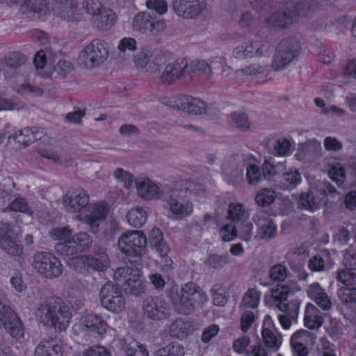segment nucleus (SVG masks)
Wrapping results in <instances>:
<instances>
[{
    "label": "nucleus",
    "mask_w": 356,
    "mask_h": 356,
    "mask_svg": "<svg viewBox=\"0 0 356 356\" xmlns=\"http://www.w3.org/2000/svg\"><path fill=\"white\" fill-rule=\"evenodd\" d=\"M79 327L85 333L96 339H99L104 338L108 328V324L102 316L88 314L81 318Z\"/></svg>",
    "instance_id": "obj_17"
},
{
    "label": "nucleus",
    "mask_w": 356,
    "mask_h": 356,
    "mask_svg": "<svg viewBox=\"0 0 356 356\" xmlns=\"http://www.w3.org/2000/svg\"><path fill=\"white\" fill-rule=\"evenodd\" d=\"M245 209L241 204H230L228 216L232 221H240L245 216Z\"/></svg>",
    "instance_id": "obj_59"
},
{
    "label": "nucleus",
    "mask_w": 356,
    "mask_h": 356,
    "mask_svg": "<svg viewBox=\"0 0 356 356\" xmlns=\"http://www.w3.org/2000/svg\"><path fill=\"white\" fill-rule=\"evenodd\" d=\"M74 70L73 64L66 60H60L54 67V71L63 77L67 76Z\"/></svg>",
    "instance_id": "obj_63"
},
{
    "label": "nucleus",
    "mask_w": 356,
    "mask_h": 356,
    "mask_svg": "<svg viewBox=\"0 0 356 356\" xmlns=\"http://www.w3.org/2000/svg\"><path fill=\"white\" fill-rule=\"evenodd\" d=\"M99 298L102 307L111 312L119 313L125 307V299L121 289L111 282L102 286Z\"/></svg>",
    "instance_id": "obj_12"
},
{
    "label": "nucleus",
    "mask_w": 356,
    "mask_h": 356,
    "mask_svg": "<svg viewBox=\"0 0 356 356\" xmlns=\"http://www.w3.org/2000/svg\"><path fill=\"white\" fill-rule=\"evenodd\" d=\"M109 47L102 39H93L79 53V64L86 69L97 67L104 63L108 57Z\"/></svg>",
    "instance_id": "obj_7"
},
{
    "label": "nucleus",
    "mask_w": 356,
    "mask_h": 356,
    "mask_svg": "<svg viewBox=\"0 0 356 356\" xmlns=\"http://www.w3.org/2000/svg\"><path fill=\"white\" fill-rule=\"evenodd\" d=\"M271 324V317L266 315L264 321L262 338L265 346L271 351L275 352L280 348L281 341L272 330L266 327V326H270Z\"/></svg>",
    "instance_id": "obj_30"
},
{
    "label": "nucleus",
    "mask_w": 356,
    "mask_h": 356,
    "mask_svg": "<svg viewBox=\"0 0 356 356\" xmlns=\"http://www.w3.org/2000/svg\"><path fill=\"white\" fill-rule=\"evenodd\" d=\"M0 328H4L13 338L24 337V328L13 310L0 298Z\"/></svg>",
    "instance_id": "obj_14"
},
{
    "label": "nucleus",
    "mask_w": 356,
    "mask_h": 356,
    "mask_svg": "<svg viewBox=\"0 0 356 356\" xmlns=\"http://www.w3.org/2000/svg\"><path fill=\"white\" fill-rule=\"evenodd\" d=\"M228 124L230 127L239 129L242 131L248 130L250 122L245 113L234 112L227 116Z\"/></svg>",
    "instance_id": "obj_38"
},
{
    "label": "nucleus",
    "mask_w": 356,
    "mask_h": 356,
    "mask_svg": "<svg viewBox=\"0 0 356 356\" xmlns=\"http://www.w3.org/2000/svg\"><path fill=\"white\" fill-rule=\"evenodd\" d=\"M305 325L310 329H318L323 323V317L319 314V311L316 306L311 303H308L305 308Z\"/></svg>",
    "instance_id": "obj_34"
},
{
    "label": "nucleus",
    "mask_w": 356,
    "mask_h": 356,
    "mask_svg": "<svg viewBox=\"0 0 356 356\" xmlns=\"http://www.w3.org/2000/svg\"><path fill=\"white\" fill-rule=\"evenodd\" d=\"M145 6L152 13L163 15L168 11V3L165 0H147Z\"/></svg>",
    "instance_id": "obj_57"
},
{
    "label": "nucleus",
    "mask_w": 356,
    "mask_h": 356,
    "mask_svg": "<svg viewBox=\"0 0 356 356\" xmlns=\"http://www.w3.org/2000/svg\"><path fill=\"white\" fill-rule=\"evenodd\" d=\"M261 293L255 289H249L243 295L240 307L257 308L259 304Z\"/></svg>",
    "instance_id": "obj_44"
},
{
    "label": "nucleus",
    "mask_w": 356,
    "mask_h": 356,
    "mask_svg": "<svg viewBox=\"0 0 356 356\" xmlns=\"http://www.w3.org/2000/svg\"><path fill=\"white\" fill-rule=\"evenodd\" d=\"M337 296L342 305L350 311H356V287H341Z\"/></svg>",
    "instance_id": "obj_35"
},
{
    "label": "nucleus",
    "mask_w": 356,
    "mask_h": 356,
    "mask_svg": "<svg viewBox=\"0 0 356 356\" xmlns=\"http://www.w3.org/2000/svg\"><path fill=\"white\" fill-rule=\"evenodd\" d=\"M182 345L177 342H171L155 351L154 356H184Z\"/></svg>",
    "instance_id": "obj_43"
},
{
    "label": "nucleus",
    "mask_w": 356,
    "mask_h": 356,
    "mask_svg": "<svg viewBox=\"0 0 356 356\" xmlns=\"http://www.w3.org/2000/svg\"><path fill=\"white\" fill-rule=\"evenodd\" d=\"M113 175L116 179L123 183V185L126 188H130L132 186L134 177L128 171H126L121 168H118L114 172Z\"/></svg>",
    "instance_id": "obj_62"
},
{
    "label": "nucleus",
    "mask_w": 356,
    "mask_h": 356,
    "mask_svg": "<svg viewBox=\"0 0 356 356\" xmlns=\"http://www.w3.org/2000/svg\"><path fill=\"white\" fill-rule=\"evenodd\" d=\"M307 293L308 296L323 310L330 309L332 302L324 290L318 283H314L309 286Z\"/></svg>",
    "instance_id": "obj_29"
},
{
    "label": "nucleus",
    "mask_w": 356,
    "mask_h": 356,
    "mask_svg": "<svg viewBox=\"0 0 356 356\" xmlns=\"http://www.w3.org/2000/svg\"><path fill=\"white\" fill-rule=\"evenodd\" d=\"M138 193L140 197L146 200L165 198L164 191L170 189L172 185L157 184L149 179H140L136 182Z\"/></svg>",
    "instance_id": "obj_18"
},
{
    "label": "nucleus",
    "mask_w": 356,
    "mask_h": 356,
    "mask_svg": "<svg viewBox=\"0 0 356 356\" xmlns=\"http://www.w3.org/2000/svg\"><path fill=\"white\" fill-rule=\"evenodd\" d=\"M147 218V211L139 207L131 209L127 214L128 222L136 228L141 227L146 222Z\"/></svg>",
    "instance_id": "obj_36"
},
{
    "label": "nucleus",
    "mask_w": 356,
    "mask_h": 356,
    "mask_svg": "<svg viewBox=\"0 0 356 356\" xmlns=\"http://www.w3.org/2000/svg\"><path fill=\"white\" fill-rule=\"evenodd\" d=\"M137 47L136 40L130 37H124L122 38L118 45V49L120 52H125L127 51H134Z\"/></svg>",
    "instance_id": "obj_64"
},
{
    "label": "nucleus",
    "mask_w": 356,
    "mask_h": 356,
    "mask_svg": "<svg viewBox=\"0 0 356 356\" xmlns=\"http://www.w3.org/2000/svg\"><path fill=\"white\" fill-rule=\"evenodd\" d=\"M55 249L58 254L70 257L68 261L73 257H78L76 254L81 253L76 247L74 241L65 240L63 242H58L55 245Z\"/></svg>",
    "instance_id": "obj_42"
},
{
    "label": "nucleus",
    "mask_w": 356,
    "mask_h": 356,
    "mask_svg": "<svg viewBox=\"0 0 356 356\" xmlns=\"http://www.w3.org/2000/svg\"><path fill=\"white\" fill-rule=\"evenodd\" d=\"M332 265L330 254L328 250L321 251L318 254L312 257L308 263L309 269L312 271L320 272L330 268Z\"/></svg>",
    "instance_id": "obj_32"
},
{
    "label": "nucleus",
    "mask_w": 356,
    "mask_h": 356,
    "mask_svg": "<svg viewBox=\"0 0 356 356\" xmlns=\"http://www.w3.org/2000/svg\"><path fill=\"white\" fill-rule=\"evenodd\" d=\"M124 349L127 356H149L145 348L135 341L125 343Z\"/></svg>",
    "instance_id": "obj_53"
},
{
    "label": "nucleus",
    "mask_w": 356,
    "mask_h": 356,
    "mask_svg": "<svg viewBox=\"0 0 356 356\" xmlns=\"http://www.w3.org/2000/svg\"><path fill=\"white\" fill-rule=\"evenodd\" d=\"M33 266L45 278L58 277L63 271L60 261L47 252H38L33 255Z\"/></svg>",
    "instance_id": "obj_9"
},
{
    "label": "nucleus",
    "mask_w": 356,
    "mask_h": 356,
    "mask_svg": "<svg viewBox=\"0 0 356 356\" xmlns=\"http://www.w3.org/2000/svg\"><path fill=\"white\" fill-rule=\"evenodd\" d=\"M166 26L163 19H156L151 13L140 12L134 17L132 22L133 29L143 34L158 35L163 31Z\"/></svg>",
    "instance_id": "obj_15"
},
{
    "label": "nucleus",
    "mask_w": 356,
    "mask_h": 356,
    "mask_svg": "<svg viewBox=\"0 0 356 356\" xmlns=\"http://www.w3.org/2000/svg\"><path fill=\"white\" fill-rule=\"evenodd\" d=\"M217 60H212L211 64L207 63L205 60H193L190 63L186 70L191 79L195 77L200 79H207L213 71L216 70L223 72L225 65V60L222 57H217Z\"/></svg>",
    "instance_id": "obj_16"
},
{
    "label": "nucleus",
    "mask_w": 356,
    "mask_h": 356,
    "mask_svg": "<svg viewBox=\"0 0 356 356\" xmlns=\"http://www.w3.org/2000/svg\"><path fill=\"white\" fill-rule=\"evenodd\" d=\"M343 82L346 83L356 79V58L347 61L343 72Z\"/></svg>",
    "instance_id": "obj_58"
},
{
    "label": "nucleus",
    "mask_w": 356,
    "mask_h": 356,
    "mask_svg": "<svg viewBox=\"0 0 356 356\" xmlns=\"http://www.w3.org/2000/svg\"><path fill=\"white\" fill-rule=\"evenodd\" d=\"M25 62V56L19 52H10L7 54L1 63L11 69H17Z\"/></svg>",
    "instance_id": "obj_52"
},
{
    "label": "nucleus",
    "mask_w": 356,
    "mask_h": 356,
    "mask_svg": "<svg viewBox=\"0 0 356 356\" xmlns=\"http://www.w3.org/2000/svg\"><path fill=\"white\" fill-rule=\"evenodd\" d=\"M42 131L37 127H26L22 129L15 131L8 138L26 147L42 138Z\"/></svg>",
    "instance_id": "obj_26"
},
{
    "label": "nucleus",
    "mask_w": 356,
    "mask_h": 356,
    "mask_svg": "<svg viewBox=\"0 0 356 356\" xmlns=\"http://www.w3.org/2000/svg\"><path fill=\"white\" fill-rule=\"evenodd\" d=\"M64 348L53 339H43L35 350V356H63Z\"/></svg>",
    "instance_id": "obj_28"
},
{
    "label": "nucleus",
    "mask_w": 356,
    "mask_h": 356,
    "mask_svg": "<svg viewBox=\"0 0 356 356\" xmlns=\"http://www.w3.org/2000/svg\"><path fill=\"white\" fill-rule=\"evenodd\" d=\"M35 316L43 326L62 332L67 328L72 314L60 298L50 297L37 305Z\"/></svg>",
    "instance_id": "obj_2"
},
{
    "label": "nucleus",
    "mask_w": 356,
    "mask_h": 356,
    "mask_svg": "<svg viewBox=\"0 0 356 356\" xmlns=\"http://www.w3.org/2000/svg\"><path fill=\"white\" fill-rule=\"evenodd\" d=\"M149 241L150 248L159 254L161 258L162 270L169 276L174 268L173 261L168 257L170 250L169 245L163 239L161 231L154 227L149 232Z\"/></svg>",
    "instance_id": "obj_13"
},
{
    "label": "nucleus",
    "mask_w": 356,
    "mask_h": 356,
    "mask_svg": "<svg viewBox=\"0 0 356 356\" xmlns=\"http://www.w3.org/2000/svg\"><path fill=\"white\" fill-rule=\"evenodd\" d=\"M72 241H74L80 252L88 250L91 246L92 242L90 236L85 232H80L75 234Z\"/></svg>",
    "instance_id": "obj_54"
},
{
    "label": "nucleus",
    "mask_w": 356,
    "mask_h": 356,
    "mask_svg": "<svg viewBox=\"0 0 356 356\" xmlns=\"http://www.w3.org/2000/svg\"><path fill=\"white\" fill-rule=\"evenodd\" d=\"M16 4L26 6L30 12L45 15L53 14L67 22H79L85 13L91 15L96 26L105 31L116 22L117 16L111 9L102 6L98 0H12Z\"/></svg>",
    "instance_id": "obj_1"
},
{
    "label": "nucleus",
    "mask_w": 356,
    "mask_h": 356,
    "mask_svg": "<svg viewBox=\"0 0 356 356\" xmlns=\"http://www.w3.org/2000/svg\"><path fill=\"white\" fill-rule=\"evenodd\" d=\"M195 185L188 180H181L172 184L170 189H165V201L171 213V218L181 220L191 215L193 205L185 198L192 193Z\"/></svg>",
    "instance_id": "obj_4"
},
{
    "label": "nucleus",
    "mask_w": 356,
    "mask_h": 356,
    "mask_svg": "<svg viewBox=\"0 0 356 356\" xmlns=\"http://www.w3.org/2000/svg\"><path fill=\"white\" fill-rule=\"evenodd\" d=\"M292 293L288 285H277L276 289L271 291V298L276 307L284 312V314H279L278 319L283 327L287 330L291 325V320H296L298 315L300 301L293 300L288 301V296Z\"/></svg>",
    "instance_id": "obj_5"
},
{
    "label": "nucleus",
    "mask_w": 356,
    "mask_h": 356,
    "mask_svg": "<svg viewBox=\"0 0 356 356\" xmlns=\"http://www.w3.org/2000/svg\"><path fill=\"white\" fill-rule=\"evenodd\" d=\"M228 262L229 256L227 254L224 255L211 254L205 261V264L214 269H220L227 265Z\"/></svg>",
    "instance_id": "obj_55"
},
{
    "label": "nucleus",
    "mask_w": 356,
    "mask_h": 356,
    "mask_svg": "<svg viewBox=\"0 0 356 356\" xmlns=\"http://www.w3.org/2000/svg\"><path fill=\"white\" fill-rule=\"evenodd\" d=\"M275 200V191L270 188L261 189L256 195V203L261 207H268Z\"/></svg>",
    "instance_id": "obj_50"
},
{
    "label": "nucleus",
    "mask_w": 356,
    "mask_h": 356,
    "mask_svg": "<svg viewBox=\"0 0 356 356\" xmlns=\"http://www.w3.org/2000/svg\"><path fill=\"white\" fill-rule=\"evenodd\" d=\"M67 263L71 268L79 271L85 266L97 271H105L110 265L108 256L105 250L102 249H99L93 255L73 257Z\"/></svg>",
    "instance_id": "obj_10"
},
{
    "label": "nucleus",
    "mask_w": 356,
    "mask_h": 356,
    "mask_svg": "<svg viewBox=\"0 0 356 356\" xmlns=\"http://www.w3.org/2000/svg\"><path fill=\"white\" fill-rule=\"evenodd\" d=\"M0 245L10 255L18 256L23 252L22 246L8 236L1 237Z\"/></svg>",
    "instance_id": "obj_45"
},
{
    "label": "nucleus",
    "mask_w": 356,
    "mask_h": 356,
    "mask_svg": "<svg viewBox=\"0 0 356 356\" xmlns=\"http://www.w3.org/2000/svg\"><path fill=\"white\" fill-rule=\"evenodd\" d=\"M275 175L274 166L265 161L262 167L252 164L246 168V178L250 184H257L263 179L270 181Z\"/></svg>",
    "instance_id": "obj_24"
},
{
    "label": "nucleus",
    "mask_w": 356,
    "mask_h": 356,
    "mask_svg": "<svg viewBox=\"0 0 356 356\" xmlns=\"http://www.w3.org/2000/svg\"><path fill=\"white\" fill-rule=\"evenodd\" d=\"M337 281L347 286V287H356V273L350 269L343 268L337 272Z\"/></svg>",
    "instance_id": "obj_49"
},
{
    "label": "nucleus",
    "mask_w": 356,
    "mask_h": 356,
    "mask_svg": "<svg viewBox=\"0 0 356 356\" xmlns=\"http://www.w3.org/2000/svg\"><path fill=\"white\" fill-rule=\"evenodd\" d=\"M204 0H175L174 9L184 18L193 19L205 8Z\"/></svg>",
    "instance_id": "obj_23"
},
{
    "label": "nucleus",
    "mask_w": 356,
    "mask_h": 356,
    "mask_svg": "<svg viewBox=\"0 0 356 356\" xmlns=\"http://www.w3.org/2000/svg\"><path fill=\"white\" fill-rule=\"evenodd\" d=\"M298 204L301 209L311 212H314L320 208L319 201L312 192L302 193L298 199Z\"/></svg>",
    "instance_id": "obj_40"
},
{
    "label": "nucleus",
    "mask_w": 356,
    "mask_h": 356,
    "mask_svg": "<svg viewBox=\"0 0 356 356\" xmlns=\"http://www.w3.org/2000/svg\"><path fill=\"white\" fill-rule=\"evenodd\" d=\"M8 211L24 213L29 216H32L33 213L26 200L21 197H17L12 200L3 210L4 212Z\"/></svg>",
    "instance_id": "obj_41"
},
{
    "label": "nucleus",
    "mask_w": 356,
    "mask_h": 356,
    "mask_svg": "<svg viewBox=\"0 0 356 356\" xmlns=\"http://www.w3.org/2000/svg\"><path fill=\"white\" fill-rule=\"evenodd\" d=\"M89 195L82 188H71L64 195L63 203L66 209L72 213L80 211L89 204Z\"/></svg>",
    "instance_id": "obj_19"
},
{
    "label": "nucleus",
    "mask_w": 356,
    "mask_h": 356,
    "mask_svg": "<svg viewBox=\"0 0 356 356\" xmlns=\"http://www.w3.org/2000/svg\"><path fill=\"white\" fill-rule=\"evenodd\" d=\"M188 63L186 58L176 60L168 64L161 74V80L165 84H173L187 72Z\"/></svg>",
    "instance_id": "obj_25"
},
{
    "label": "nucleus",
    "mask_w": 356,
    "mask_h": 356,
    "mask_svg": "<svg viewBox=\"0 0 356 356\" xmlns=\"http://www.w3.org/2000/svg\"><path fill=\"white\" fill-rule=\"evenodd\" d=\"M314 334L305 330H300L296 332L290 339L291 346H308L312 342Z\"/></svg>",
    "instance_id": "obj_39"
},
{
    "label": "nucleus",
    "mask_w": 356,
    "mask_h": 356,
    "mask_svg": "<svg viewBox=\"0 0 356 356\" xmlns=\"http://www.w3.org/2000/svg\"><path fill=\"white\" fill-rule=\"evenodd\" d=\"M143 312L147 319L161 321L170 316L171 306L164 298L149 296L143 302Z\"/></svg>",
    "instance_id": "obj_11"
},
{
    "label": "nucleus",
    "mask_w": 356,
    "mask_h": 356,
    "mask_svg": "<svg viewBox=\"0 0 356 356\" xmlns=\"http://www.w3.org/2000/svg\"><path fill=\"white\" fill-rule=\"evenodd\" d=\"M300 44L293 38L282 40L275 49L271 67L274 71L286 69L291 63L297 60L301 54Z\"/></svg>",
    "instance_id": "obj_6"
},
{
    "label": "nucleus",
    "mask_w": 356,
    "mask_h": 356,
    "mask_svg": "<svg viewBox=\"0 0 356 356\" xmlns=\"http://www.w3.org/2000/svg\"><path fill=\"white\" fill-rule=\"evenodd\" d=\"M108 208L105 202H99L88 205L87 213L84 221L88 226L90 232L97 233L100 222L104 220L108 215Z\"/></svg>",
    "instance_id": "obj_21"
},
{
    "label": "nucleus",
    "mask_w": 356,
    "mask_h": 356,
    "mask_svg": "<svg viewBox=\"0 0 356 356\" xmlns=\"http://www.w3.org/2000/svg\"><path fill=\"white\" fill-rule=\"evenodd\" d=\"M270 46L264 41L251 40L250 44L239 46L234 49L233 54L236 58H246L256 56H266L270 53Z\"/></svg>",
    "instance_id": "obj_22"
},
{
    "label": "nucleus",
    "mask_w": 356,
    "mask_h": 356,
    "mask_svg": "<svg viewBox=\"0 0 356 356\" xmlns=\"http://www.w3.org/2000/svg\"><path fill=\"white\" fill-rule=\"evenodd\" d=\"M282 10L273 13L265 19V24L269 27L286 29L293 23L299 22L300 18L310 17L317 11L318 4L316 0H298L292 6L286 1Z\"/></svg>",
    "instance_id": "obj_3"
},
{
    "label": "nucleus",
    "mask_w": 356,
    "mask_h": 356,
    "mask_svg": "<svg viewBox=\"0 0 356 356\" xmlns=\"http://www.w3.org/2000/svg\"><path fill=\"white\" fill-rule=\"evenodd\" d=\"M250 4L255 12L261 15L264 13H270L273 9L271 0H250Z\"/></svg>",
    "instance_id": "obj_61"
},
{
    "label": "nucleus",
    "mask_w": 356,
    "mask_h": 356,
    "mask_svg": "<svg viewBox=\"0 0 356 356\" xmlns=\"http://www.w3.org/2000/svg\"><path fill=\"white\" fill-rule=\"evenodd\" d=\"M252 221L257 227V236L261 240L273 238L277 234V225L270 216L264 211L257 212Z\"/></svg>",
    "instance_id": "obj_20"
},
{
    "label": "nucleus",
    "mask_w": 356,
    "mask_h": 356,
    "mask_svg": "<svg viewBox=\"0 0 356 356\" xmlns=\"http://www.w3.org/2000/svg\"><path fill=\"white\" fill-rule=\"evenodd\" d=\"M142 272L140 268L132 266H122L118 268L113 273V278L118 282V286L122 287V284L128 282L129 278L140 277Z\"/></svg>",
    "instance_id": "obj_33"
},
{
    "label": "nucleus",
    "mask_w": 356,
    "mask_h": 356,
    "mask_svg": "<svg viewBox=\"0 0 356 356\" xmlns=\"http://www.w3.org/2000/svg\"><path fill=\"white\" fill-rule=\"evenodd\" d=\"M120 251L128 257H138L145 252L146 236L140 231H127L118 238Z\"/></svg>",
    "instance_id": "obj_8"
},
{
    "label": "nucleus",
    "mask_w": 356,
    "mask_h": 356,
    "mask_svg": "<svg viewBox=\"0 0 356 356\" xmlns=\"http://www.w3.org/2000/svg\"><path fill=\"white\" fill-rule=\"evenodd\" d=\"M302 178L298 170L290 169L284 172L282 175L280 182L282 184V189H293L300 184Z\"/></svg>",
    "instance_id": "obj_37"
},
{
    "label": "nucleus",
    "mask_w": 356,
    "mask_h": 356,
    "mask_svg": "<svg viewBox=\"0 0 356 356\" xmlns=\"http://www.w3.org/2000/svg\"><path fill=\"white\" fill-rule=\"evenodd\" d=\"M290 275L289 269L282 264L274 265L269 270V276L274 282H283Z\"/></svg>",
    "instance_id": "obj_51"
},
{
    "label": "nucleus",
    "mask_w": 356,
    "mask_h": 356,
    "mask_svg": "<svg viewBox=\"0 0 356 356\" xmlns=\"http://www.w3.org/2000/svg\"><path fill=\"white\" fill-rule=\"evenodd\" d=\"M329 177L334 181L339 188L341 187L346 180V170L339 163L332 165L328 171Z\"/></svg>",
    "instance_id": "obj_47"
},
{
    "label": "nucleus",
    "mask_w": 356,
    "mask_h": 356,
    "mask_svg": "<svg viewBox=\"0 0 356 356\" xmlns=\"http://www.w3.org/2000/svg\"><path fill=\"white\" fill-rule=\"evenodd\" d=\"M252 228L253 225L249 221L238 222L236 225L237 234H238L242 240L248 241L251 239L252 236Z\"/></svg>",
    "instance_id": "obj_60"
},
{
    "label": "nucleus",
    "mask_w": 356,
    "mask_h": 356,
    "mask_svg": "<svg viewBox=\"0 0 356 356\" xmlns=\"http://www.w3.org/2000/svg\"><path fill=\"white\" fill-rule=\"evenodd\" d=\"M175 309L180 314L188 315L195 309V307L190 298L180 296L179 302L175 305Z\"/></svg>",
    "instance_id": "obj_56"
},
{
    "label": "nucleus",
    "mask_w": 356,
    "mask_h": 356,
    "mask_svg": "<svg viewBox=\"0 0 356 356\" xmlns=\"http://www.w3.org/2000/svg\"><path fill=\"white\" fill-rule=\"evenodd\" d=\"M187 330L185 321L177 318L170 325L169 334L174 338L182 339L186 337Z\"/></svg>",
    "instance_id": "obj_48"
},
{
    "label": "nucleus",
    "mask_w": 356,
    "mask_h": 356,
    "mask_svg": "<svg viewBox=\"0 0 356 356\" xmlns=\"http://www.w3.org/2000/svg\"><path fill=\"white\" fill-rule=\"evenodd\" d=\"M140 277L129 278L126 284H122V289L127 294L138 296L145 291V284L139 279Z\"/></svg>",
    "instance_id": "obj_46"
},
{
    "label": "nucleus",
    "mask_w": 356,
    "mask_h": 356,
    "mask_svg": "<svg viewBox=\"0 0 356 356\" xmlns=\"http://www.w3.org/2000/svg\"><path fill=\"white\" fill-rule=\"evenodd\" d=\"M181 111L194 115H200L206 112L207 104L200 99L190 95H183Z\"/></svg>",
    "instance_id": "obj_31"
},
{
    "label": "nucleus",
    "mask_w": 356,
    "mask_h": 356,
    "mask_svg": "<svg viewBox=\"0 0 356 356\" xmlns=\"http://www.w3.org/2000/svg\"><path fill=\"white\" fill-rule=\"evenodd\" d=\"M266 72V69L259 65H250L243 68L238 70L235 73V79L236 81L243 82L245 79L249 77L255 79L258 82H265L267 79H262V75Z\"/></svg>",
    "instance_id": "obj_27"
}]
</instances>
